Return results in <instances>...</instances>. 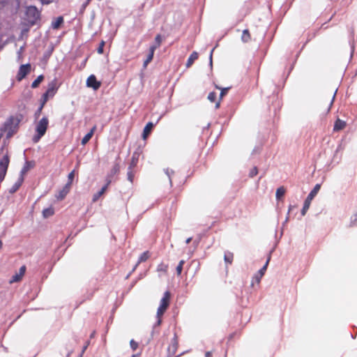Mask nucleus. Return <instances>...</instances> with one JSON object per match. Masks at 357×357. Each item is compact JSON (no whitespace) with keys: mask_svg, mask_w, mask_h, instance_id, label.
Here are the masks:
<instances>
[{"mask_svg":"<svg viewBox=\"0 0 357 357\" xmlns=\"http://www.w3.org/2000/svg\"><path fill=\"white\" fill-rule=\"evenodd\" d=\"M40 13L36 6H27L25 10V20L31 25L36 24L40 20Z\"/></svg>","mask_w":357,"mask_h":357,"instance_id":"nucleus-1","label":"nucleus"},{"mask_svg":"<svg viewBox=\"0 0 357 357\" xmlns=\"http://www.w3.org/2000/svg\"><path fill=\"white\" fill-rule=\"evenodd\" d=\"M49 121L47 117L42 118L36 125V130L37 135L33 137V141L37 142L45 134L47 129Z\"/></svg>","mask_w":357,"mask_h":357,"instance_id":"nucleus-2","label":"nucleus"},{"mask_svg":"<svg viewBox=\"0 0 357 357\" xmlns=\"http://www.w3.org/2000/svg\"><path fill=\"white\" fill-rule=\"evenodd\" d=\"M169 299H170V294L169 291H166L164 294V296L160 301V306L158 307V311H157V317L158 319V325L160 324V322H161V320H160L161 316L165 312V310H167V308L169 305Z\"/></svg>","mask_w":357,"mask_h":357,"instance_id":"nucleus-3","label":"nucleus"},{"mask_svg":"<svg viewBox=\"0 0 357 357\" xmlns=\"http://www.w3.org/2000/svg\"><path fill=\"white\" fill-rule=\"evenodd\" d=\"M320 188H321V185L320 184H317V185H315L314 188L311 190V192L309 193V195H307L306 199L304 202V204H303V208L301 210L302 215H305L306 212L307 211V210L310 208V206L311 204L312 200L317 195V194L319 191Z\"/></svg>","mask_w":357,"mask_h":357,"instance_id":"nucleus-4","label":"nucleus"},{"mask_svg":"<svg viewBox=\"0 0 357 357\" xmlns=\"http://www.w3.org/2000/svg\"><path fill=\"white\" fill-rule=\"evenodd\" d=\"M9 157L7 153L0 159V182L4 179L9 165Z\"/></svg>","mask_w":357,"mask_h":357,"instance_id":"nucleus-5","label":"nucleus"},{"mask_svg":"<svg viewBox=\"0 0 357 357\" xmlns=\"http://www.w3.org/2000/svg\"><path fill=\"white\" fill-rule=\"evenodd\" d=\"M56 82H52L49 86L46 93L43 95L44 102H46L49 97H53L57 90Z\"/></svg>","mask_w":357,"mask_h":357,"instance_id":"nucleus-6","label":"nucleus"},{"mask_svg":"<svg viewBox=\"0 0 357 357\" xmlns=\"http://www.w3.org/2000/svg\"><path fill=\"white\" fill-rule=\"evenodd\" d=\"M31 70V65L29 63L22 65L20 67L18 73L17 75V79L18 81H21L25 76L29 73Z\"/></svg>","mask_w":357,"mask_h":357,"instance_id":"nucleus-7","label":"nucleus"},{"mask_svg":"<svg viewBox=\"0 0 357 357\" xmlns=\"http://www.w3.org/2000/svg\"><path fill=\"white\" fill-rule=\"evenodd\" d=\"M86 86L97 90L100 86V82L97 81L94 75H90L86 80Z\"/></svg>","mask_w":357,"mask_h":357,"instance_id":"nucleus-8","label":"nucleus"},{"mask_svg":"<svg viewBox=\"0 0 357 357\" xmlns=\"http://www.w3.org/2000/svg\"><path fill=\"white\" fill-rule=\"evenodd\" d=\"M35 165V163L33 161H26L24 165V167H22L21 172H20V177H22V178H24L25 174L30 170Z\"/></svg>","mask_w":357,"mask_h":357,"instance_id":"nucleus-9","label":"nucleus"},{"mask_svg":"<svg viewBox=\"0 0 357 357\" xmlns=\"http://www.w3.org/2000/svg\"><path fill=\"white\" fill-rule=\"evenodd\" d=\"M70 189V183H68L56 195V198L59 200L63 199L67 194L69 192Z\"/></svg>","mask_w":357,"mask_h":357,"instance_id":"nucleus-10","label":"nucleus"},{"mask_svg":"<svg viewBox=\"0 0 357 357\" xmlns=\"http://www.w3.org/2000/svg\"><path fill=\"white\" fill-rule=\"evenodd\" d=\"M347 126L346 121L341 120L340 119H337L333 127V131L334 132H338L345 128Z\"/></svg>","mask_w":357,"mask_h":357,"instance_id":"nucleus-11","label":"nucleus"},{"mask_svg":"<svg viewBox=\"0 0 357 357\" xmlns=\"http://www.w3.org/2000/svg\"><path fill=\"white\" fill-rule=\"evenodd\" d=\"M109 183H110V180H108L107 184L104 187H102V189L99 192H98L97 193L93 195V199H92V201L93 202H97L98 199L105 192Z\"/></svg>","mask_w":357,"mask_h":357,"instance_id":"nucleus-12","label":"nucleus"},{"mask_svg":"<svg viewBox=\"0 0 357 357\" xmlns=\"http://www.w3.org/2000/svg\"><path fill=\"white\" fill-rule=\"evenodd\" d=\"M198 57H199L198 53L197 52H193L190 55V56L187 61V63L185 64L186 68H188L191 67L192 65L193 64V63L195 62V61L198 59Z\"/></svg>","mask_w":357,"mask_h":357,"instance_id":"nucleus-13","label":"nucleus"},{"mask_svg":"<svg viewBox=\"0 0 357 357\" xmlns=\"http://www.w3.org/2000/svg\"><path fill=\"white\" fill-rule=\"evenodd\" d=\"M96 130V126H94L91 130H90V132L89 133H87L84 137L83 139H82V145H85L92 137V136L93 135V133L95 132V130Z\"/></svg>","mask_w":357,"mask_h":357,"instance_id":"nucleus-14","label":"nucleus"},{"mask_svg":"<svg viewBox=\"0 0 357 357\" xmlns=\"http://www.w3.org/2000/svg\"><path fill=\"white\" fill-rule=\"evenodd\" d=\"M153 127V123H151V122L148 123L146 125L145 128H144L143 135H142V137L144 139H146V137L151 132Z\"/></svg>","mask_w":357,"mask_h":357,"instance_id":"nucleus-15","label":"nucleus"},{"mask_svg":"<svg viewBox=\"0 0 357 357\" xmlns=\"http://www.w3.org/2000/svg\"><path fill=\"white\" fill-rule=\"evenodd\" d=\"M241 40L243 43H248L251 40V34L248 29H245L243 31Z\"/></svg>","mask_w":357,"mask_h":357,"instance_id":"nucleus-16","label":"nucleus"},{"mask_svg":"<svg viewBox=\"0 0 357 357\" xmlns=\"http://www.w3.org/2000/svg\"><path fill=\"white\" fill-rule=\"evenodd\" d=\"M24 181V178H22V177H19V178L17 179V181H16V183L13 185V186L12 187L10 191L12 192H14L15 191H17L18 190V188L21 186V185L22 184Z\"/></svg>","mask_w":357,"mask_h":357,"instance_id":"nucleus-17","label":"nucleus"},{"mask_svg":"<svg viewBox=\"0 0 357 357\" xmlns=\"http://www.w3.org/2000/svg\"><path fill=\"white\" fill-rule=\"evenodd\" d=\"M138 158L139 154L137 153H133L129 169H132L136 166L138 161Z\"/></svg>","mask_w":357,"mask_h":357,"instance_id":"nucleus-18","label":"nucleus"},{"mask_svg":"<svg viewBox=\"0 0 357 357\" xmlns=\"http://www.w3.org/2000/svg\"><path fill=\"white\" fill-rule=\"evenodd\" d=\"M285 191L286 190L283 186L278 188L275 194L276 199H280L282 197H283L285 194Z\"/></svg>","mask_w":357,"mask_h":357,"instance_id":"nucleus-19","label":"nucleus"},{"mask_svg":"<svg viewBox=\"0 0 357 357\" xmlns=\"http://www.w3.org/2000/svg\"><path fill=\"white\" fill-rule=\"evenodd\" d=\"M270 259H271V255H269L266 264H264V266L258 272V274L260 275V278H262V276L264 275V273H265V272L266 271V268H267V266H268V264L269 263Z\"/></svg>","mask_w":357,"mask_h":357,"instance_id":"nucleus-20","label":"nucleus"},{"mask_svg":"<svg viewBox=\"0 0 357 357\" xmlns=\"http://www.w3.org/2000/svg\"><path fill=\"white\" fill-rule=\"evenodd\" d=\"M224 259H225V261L227 263H228V264H231L232 263V261H233V259H234V255H233V253H232V252H226V253L225 254Z\"/></svg>","mask_w":357,"mask_h":357,"instance_id":"nucleus-21","label":"nucleus"},{"mask_svg":"<svg viewBox=\"0 0 357 357\" xmlns=\"http://www.w3.org/2000/svg\"><path fill=\"white\" fill-rule=\"evenodd\" d=\"M54 214V210L52 208H47L43 211V215L44 218H48Z\"/></svg>","mask_w":357,"mask_h":357,"instance_id":"nucleus-22","label":"nucleus"},{"mask_svg":"<svg viewBox=\"0 0 357 357\" xmlns=\"http://www.w3.org/2000/svg\"><path fill=\"white\" fill-rule=\"evenodd\" d=\"M43 76L39 75L31 84L32 88H36L39 84L43 80Z\"/></svg>","mask_w":357,"mask_h":357,"instance_id":"nucleus-23","label":"nucleus"},{"mask_svg":"<svg viewBox=\"0 0 357 357\" xmlns=\"http://www.w3.org/2000/svg\"><path fill=\"white\" fill-rule=\"evenodd\" d=\"M217 98V93L214 91L210 92L208 95V99L211 102H215Z\"/></svg>","mask_w":357,"mask_h":357,"instance_id":"nucleus-24","label":"nucleus"},{"mask_svg":"<svg viewBox=\"0 0 357 357\" xmlns=\"http://www.w3.org/2000/svg\"><path fill=\"white\" fill-rule=\"evenodd\" d=\"M149 257V255L148 252H145L141 255L139 258L138 263H141L145 261Z\"/></svg>","mask_w":357,"mask_h":357,"instance_id":"nucleus-25","label":"nucleus"},{"mask_svg":"<svg viewBox=\"0 0 357 357\" xmlns=\"http://www.w3.org/2000/svg\"><path fill=\"white\" fill-rule=\"evenodd\" d=\"M216 88L221 90L220 94V100L224 96H225L229 90V88H223L221 89L216 86Z\"/></svg>","mask_w":357,"mask_h":357,"instance_id":"nucleus-26","label":"nucleus"},{"mask_svg":"<svg viewBox=\"0 0 357 357\" xmlns=\"http://www.w3.org/2000/svg\"><path fill=\"white\" fill-rule=\"evenodd\" d=\"M153 54H149L146 59L144 61V67L146 68L147 66V65L152 61L153 59Z\"/></svg>","mask_w":357,"mask_h":357,"instance_id":"nucleus-27","label":"nucleus"},{"mask_svg":"<svg viewBox=\"0 0 357 357\" xmlns=\"http://www.w3.org/2000/svg\"><path fill=\"white\" fill-rule=\"evenodd\" d=\"M63 22V19L62 17H59L56 22H53L52 23V27L54 29H57L59 25L61 24V23Z\"/></svg>","mask_w":357,"mask_h":357,"instance_id":"nucleus-28","label":"nucleus"},{"mask_svg":"<svg viewBox=\"0 0 357 357\" xmlns=\"http://www.w3.org/2000/svg\"><path fill=\"white\" fill-rule=\"evenodd\" d=\"M20 280H21L20 277L17 275V273H15L10 279V283L17 282Z\"/></svg>","mask_w":357,"mask_h":357,"instance_id":"nucleus-29","label":"nucleus"},{"mask_svg":"<svg viewBox=\"0 0 357 357\" xmlns=\"http://www.w3.org/2000/svg\"><path fill=\"white\" fill-rule=\"evenodd\" d=\"M134 172L131 170V169H129L128 172V179L132 183L133 181L134 178Z\"/></svg>","mask_w":357,"mask_h":357,"instance_id":"nucleus-30","label":"nucleus"},{"mask_svg":"<svg viewBox=\"0 0 357 357\" xmlns=\"http://www.w3.org/2000/svg\"><path fill=\"white\" fill-rule=\"evenodd\" d=\"M25 271H26V267L24 266H23L20 268L19 273H17L21 279L22 278L23 275H24Z\"/></svg>","mask_w":357,"mask_h":357,"instance_id":"nucleus-31","label":"nucleus"},{"mask_svg":"<svg viewBox=\"0 0 357 357\" xmlns=\"http://www.w3.org/2000/svg\"><path fill=\"white\" fill-rule=\"evenodd\" d=\"M161 42H162V38H161L160 35H157L155 38V44L156 45H158V47H159L161 44Z\"/></svg>","mask_w":357,"mask_h":357,"instance_id":"nucleus-32","label":"nucleus"},{"mask_svg":"<svg viewBox=\"0 0 357 357\" xmlns=\"http://www.w3.org/2000/svg\"><path fill=\"white\" fill-rule=\"evenodd\" d=\"M74 176H75V171H72L68 176V183H70V184L72 183L73 182V180L74 178Z\"/></svg>","mask_w":357,"mask_h":357,"instance_id":"nucleus-33","label":"nucleus"},{"mask_svg":"<svg viewBox=\"0 0 357 357\" xmlns=\"http://www.w3.org/2000/svg\"><path fill=\"white\" fill-rule=\"evenodd\" d=\"M258 174V169L256 167H255L254 168H252L250 172V176L251 177H253L255 176H256L257 174Z\"/></svg>","mask_w":357,"mask_h":357,"instance_id":"nucleus-34","label":"nucleus"},{"mask_svg":"<svg viewBox=\"0 0 357 357\" xmlns=\"http://www.w3.org/2000/svg\"><path fill=\"white\" fill-rule=\"evenodd\" d=\"M130 344L132 350H136L138 347V344L132 340L130 341Z\"/></svg>","mask_w":357,"mask_h":357,"instance_id":"nucleus-35","label":"nucleus"},{"mask_svg":"<svg viewBox=\"0 0 357 357\" xmlns=\"http://www.w3.org/2000/svg\"><path fill=\"white\" fill-rule=\"evenodd\" d=\"M104 45H105V42L102 41V43L100 45V47L98 48V52L99 54H102L103 53V47H104Z\"/></svg>","mask_w":357,"mask_h":357,"instance_id":"nucleus-36","label":"nucleus"},{"mask_svg":"<svg viewBox=\"0 0 357 357\" xmlns=\"http://www.w3.org/2000/svg\"><path fill=\"white\" fill-rule=\"evenodd\" d=\"M158 47V45H156L155 44L153 45L150 47L149 53L151 54H154V52H155V49H157Z\"/></svg>","mask_w":357,"mask_h":357,"instance_id":"nucleus-37","label":"nucleus"},{"mask_svg":"<svg viewBox=\"0 0 357 357\" xmlns=\"http://www.w3.org/2000/svg\"><path fill=\"white\" fill-rule=\"evenodd\" d=\"M4 131H5V128L4 127H0V139L2 137Z\"/></svg>","mask_w":357,"mask_h":357,"instance_id":"nucleus-38","label":"nucleus"},{"mask_svg":"<svg viewBox=\"0 0 357 357\" xmlns=\"http://www.w3.org/2000/svg\"><path fill=\"white\" fill-rule=\"evenodd\" d=\"M40 1L43 4H49L50 3H51L52 1V0H40Z\"/></svg>","mask_w":357,"mask_h":357,"instance_id":"nucleus-39","label":"nucleus"},{"mask_svg":"<svg viewBox=\"0 0 357 357\" xmlns=\"http://www.w3.org/2000/svg\"><path fill=\"white\" fill-rule=\"evenodd\" d=\"M255 278L256 279L257 282H258V283H259V282H260V280H261V278H260V275H259V274H257V275L255 277Z\"/></svg>","mask_w":357,"mask_h":357,"instance_id":"nucleus-40","label":"nucleus"},{"mask_svg":"<svg viewBox=\"0 0 357 357\" xmlns=\"http://www.w3.org/2000/svg\"><path fill=\"white\" fill-rule=\"evenodd\" d=\"M357 221V214L354 215V220H351V225H354V222Z\"/></svg>","mask_w":357,"mask_h":357,"instance_id":"nucleus-41","label":"nucleus"},{"mask_svg":"<svg viewBox=\"0 0 357 357\" xmlns=\"http://www.w3.org/2000/svg\"><path fill=\"white\" fill-rule=\"evenodd\" d=\"M212 356V354L211 351H207L206 354H205V356L206 357H211Z\"/></svg>","mask_w":357,"mask_h":357,"instance_id":"nucleus-42","label":"nucleus"},{"mask_svg":"<svg viewBox=\"0 0 357 357\" xmlns=\"http://www.w3.org/2000/svg\"><path fill=\"white\" fill-rule=\"evenodd\" d=\"M220 107V100L215 102V108L218 109Z\"/></svg>","mask_w":357,"mask_h":357,"instance_id":"nucleus-43","label":"nucleus"},{"mask_svg":"<svg viewBox=\"0 0 357 357\" xmlns=\"http://www.w3.org/2000/svg\"><path fill=\"white\" fill-rule=\"evenodd\" d=\"M182 264H183V261H180V269H179V271H180V273H181V269H182Z\"/></svg>","mask_w":357,"mask_h":357,"instance_id":"nucleus-44","label":"nucleus"},{"mask_svg":"<svg viewBox=\"0 0 357 357\" xmlns=\"http://www.w3.org/2000/svg\"><path fill=\"white\" fill-rule=\"evenodd\" d=\"M192 240V238L190 237L186 239V243H188L190 241Z\"/></svg>","mask_w":357,"mask_h":357,"instance_id":"nucleus-45","label":"nucleus"},{"mask_svg":"<svg viewBox=\"0 0 357 357\" xmlns=\"http://www.w3.org/2000/svg\"><path fill=\"white\" fill-rule=\"evenodd\" d=\"M213 49L212 50L211 52V55H210V59L211 60L212 59V54H213Z\"/></svg>","mask_w":357,"mask_h":357,"instance_id":"nucleus-46","label":"nucleus"},{"mask_svg":"<svg viewBox=\"0 0 357 357\" xmlns=\"http://www.w3.org/2000/svg\"><path fill=\"white\" fill-rule=\"evenodd\" d=\"M2 247V242L0 241V249Z\"/></svg>","mask_w":357,"mask_h":357,"instance_id":"nucleus-47","label":"nucleus"},{"mask_svg":"<svg viewBox=\"0 0 357 357\" xmlns=\"http://www.w3.org/2000/svg\"><path fill=\"white\" fill-rule=\"evenodd\" d=\"M11 136V134L8 133V137H10Z\"/></svg>","mask_w":357,"mask_h":357,"instance_id":"nucleus-48","label":"nucleus"},{"mask_svg":"<svg viewBox=\"0 0 357 357\" xmlns=\"http://www.w3.org/2000/svg\"><path fill=\"white\" fill-rule=\"evenodd\" d=\"M86 347L87 346L84 347V350L83 351H84L86 349Z\"/></svg>","mask_w":357,"mask_h":357,"instance_id":"nucleus-49","label":"nucleus"},{"mask_svg":"<svg viewBox=\"0 0 357 357\" xmlns=\"http://www.w3.org/2000/svg\"><path fill=\"white\" fill-rule=\"evenodd\" d=\"M45 102H44L43 103H45ZM43 105H44V104H43L41 107H43ZM40 109H42V107H40Z\"/></svg>","mask_w":357,"mask_h":357,"instance_id":"nucleus-50","label":"nucleus"},{"mask_svg":"<svg viewBox=\"0 0 357 357\" xmlns=\"http://www.w3.org/2000/svg\"><path fill=\"white\" fill-rule=\"evenodd\" d=\"M131 357H136V355H133V356H132Z\"/></svg>","mask_w":357,"mask_h":357,"instance_id":"nucleus-51","label":"nucleus"},{"mask_svg":"<svg viewBox=\"0 0 357 357\" xmlns=\"http://www.w3.org/2000/svg\"><path fill=\"white\" fill-rule=\"evenodd\" d=\"M90 0H88V1H89Z\"/></svg>","mask_w":357,"mask_h":357,"instance_id":"nucleus-52","label":"nucleus"}]
</instances>
